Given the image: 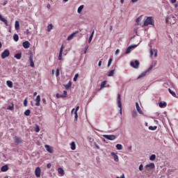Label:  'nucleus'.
<instances>
[{
  "mask_svg": "<svg viewBox=\"0 0 178 178\" xmlns=\"http://www.w3.org/2000/svg\"><path fill=\"white\" fill-rule=\"evenodd\" d=\"M52 166V165L51 164V163H49L47 165V169H51V167Z\"/></svg>",
  "mask_w": 178,
  "mask_h": 178,
  "instance_id": "55",
  "label": "nucleus"
},
{
  "mask_svg": "<svg viewBox=\"0 0 178 178\" xmlns=\"http://www.w3.org/2000/svg\"><path fill=\"white\" fill-rule=\"evenodd\" d=\"M117 102L118 105V108H120V113L122 115V98L120 97V94H118L117 97Z\"/></svg>",
  "mask_w": 178,
  "mask_h": 178,
  "instance_id": "2",
  "label": "nucleus"
},
{
  "mask_svg": "<svg viewBox=\"0 0 178 178\" xmlns=\"http://www.w3.org/2000/svg\"><path fill=\"white\" fill-rule=\"evenodd\" d=\"M54 26H52V24H50L47 26V31H51L52 30Z\"/></svg>",
  "mask_w": 178,
  "mask_h": 178,
  "instance_id": "41",
  "label": "nucleus"
},
{
  "mask_svg": "<svg viewBox=\"0 0 178 178\" xmlns=\"http://www.w3.org/2000/svg\"><path fill=\"white\" fill-rule=\"evenodd\" d=\"M6 84L10 88H12V87H13V82H12L11 81H7Z\"/></svg>",
  "mask_w": 178,
  "mask_h": 178,
  "instance_id": "26",
  "label": "nucleus"
},
{
  "mask_svg": "<svg viewBox=\"0 0 178 178\" xmlns=\"http://www.w3.org/2000/svg\"><path fill=\"white\" fill-rule=\"evenodd\" d=\"M44 147L46 148L47 152H49V154L54 153V149H52V147L49 146V145H45Z\"/></svg>",
  "mask_w": 178,
  "mask_h": 178,
  "instance_id": "10",
  "label": "nucleus"
},
{
  "mask_svg": "<svg viewBox=\"0 0 178 178\" xmlns=\"http://www.w3.org/2000/svg\"><path fill=\"white\" fill-rule=\"evenodd\" d=\"M104 138L106 140H110V141H113V140H116V136L115 135H103Z\"/></svg>",
  "mask_w": 178,
  "mask_h": 178,
  "instance_id": "7",
  "label": "nucleus"
},
{
  "mask_svg": "<svg viewBox=\"0 0 178 178\" xmlns=\"http://www.w3.org/2000/svg\"><path fill=\"white\" fill-rule=\"evenodd\" d=\"M115 147H116V149H118V151L123 149V146L120 144H117Z\"/></svg>",
  "mask_w": 178,
  "mask_h": 178,
  "instance_id": "29",
  "label": "nucleus"
},
{
  "mask_svg": "<svg viewBox=\"0 0 178 178\" xmlns=\"http://www.w3.org/2000/svg\"><path fill=\"white\" fill-rule=\"evenodd\" d=\"M0 20L1 22H3V23H4V24H6V26H9V24H8V20L5 18H3V17H2V15L0 14Z\"/></svg>",
  "mask_w": 178,
  "mask_h": 178,
  "instance_id": "20",
  "label": "nucleus"
},
{
  "mask_svg": "<svg viewBox=\"0 0 178 178\" xmlns=\"http://www.w3.org/2000/svg\"><path fill=\"white\" fill-rule=\"evenodd\" d=\"M13 140H14V143H15L17 145H19V144H23V140L22 139V138L19 136H15L13 138Z\"/></svg>",
  "mask_w": 178,
  "mask_h": 178,
  "instance_id": "5",
  "label": "nucleus"
},
{
  "mask_svg": "<svg viewBox=\"0 0 178 178\" xmlns=\"http://www.w3.org/2000/svg\"><path fill=\"white\" fill-rule=\"evenodd\" d=\"M167 105H168V104L166 103V102H160L159 103V106L160 108H165V106H166Z\"/></svg>",
  "mask_w": 178,
  "mask_h": 178,
  "instance_id": "22",
  "label": "nucleus"
},
{
  "mask_svg": "<svg viewBox=\"0 0 178 178\" xmlns=\"http://www.w3.org/2000/svg\"><path fill=\"white\" fill-rule=\"evenodd\" d=\"M76 34H79V31H76L72 33L71 35H70L67 38V41H70V40H73V37H74V35H76Z\"/></svg>",
  "mask_w": 178,
  "mask_h": 178,
  "instance_id": "12",
  "label": "nucleus"
},
{
  "mask_svg": "<svg viewBox=\"0 0 178 178\" xmlns=\"http://www.w3.org/2000/svg\"><path fill=\"white\" fill-rule=\"evenodd\" d=\"M143 168H144V165H143V164H140V165H139L138 169H139L140 172H143Z\"/></svg>",
  "mask_w": 178,
  "mask_h": 178,
  "instance_id": "50",
  "label": "nucleus"
},
{
  "mask_svg": "<svg viewBox=\"0 0 178 178\" xmlns=\"http://www.w3.org/2000/svg\"><path fill=\"white\" fill-rule=\"evenodd\" d=\"M2 172H8L9 170V166L8 165H4L1 168Z\"/></svg>",
  "mask_w": 178,
  "mask_h": 178,
  "instance_id": "19",
  "label": "nucleus"
},
{
  "mask_svg": "<svg viewBox=\"0 0 178 178\" xmlns=\"http://www.w3.org/2000/svg\"><path fill=\"white\" fill-rule=\"evenodd\" d=\"M102 65V60H100L99 61L98 66H99V67H101Z\"/></svg>",
  "mask_w": 178,
  "mask_h": 178,
  "instance_id": "58",
  "label": "nucleus"
},
{
  "mask_svg": "<svg viewBox=\"0 0 178 178\" xmlns=\"http://www.w3.org/2000/svg\"><path fill=\"white\" fill-rule=\"evenodd\" d=\"M130 65L131 67H134V69H138V66H140V62L136 60L135 61H131Z\"/></svg>",
  "mask_w": 178,
  "mask_h": 178,
  "instance_id": "3",
  "label": "nucleus"
},
{
  "mask_svg": "<svg viewBox=\"0 0 178 178\" xmlns=\"http://www.w3.org/2000/svg\"><path fill=\"white\" fill-rule=\"evenodd\" d=\"M131 115H132V118H137V116H138L137 111H132Z\"/></svg>",
  "mask_w": 178,
  "mask_h": 178,
  "instance_id": "38",
  "label": "nucleus"
},
{
  "mask_svg": "<svg viewBox=\"0 0 178 178\" xmlns=\"http://www.w3.org/2000/svg\"><path fill=\"white\" fill-rule=\"evenodd\" d=\"M136 110L140 113V115H144V113L141 110V108H140V105L138 104V102L136 103Z\"/></svg>",
  "mask_w": 178,
  "mask_h": 178,
  "instance_id": "15",
  "label": "nucleus"
},
{
  "mask_svg": "<svg viewBox=\"0 0 178 178\" xmlns=\"http://www.w3.org/2000/svg\"><path fill=\"white\" fill-rule=\"evenodd\" d=\"M87 49H88V45H86L85 47V50L83 51V54H86L87 53Z\"/></svg>",
  "mask_w": 178,
  "mask_h": 178,
  "instance_id": "57",
  "label": "nucleus"
},
{
  "mask_svg": "<svg viewBox=\"0 0 178 178\" xmlns=\"http://www.w3.org/2000/svg\"><path fill=\"white\" fill-rule=\"evenodd\" d=\"M14 58H15V59H22V53H17V54H15L14 55Z\"/></svg>",
  "mask_w": 178,
  "mask_h": 178,
  "instance_id": "24",
  "label": "nucleus"
},
{
  "mask_svg": "<svg viewBox=\"0 0 178 178\" xmlns=\"http://www.w3.org/2000/svg\"><path fill=\"white\" fill-rule=\"evenodd\" d=\"M9 111H13V109H15V105L13 104H12V105L8 106L7 108Z\"/></svg>",
  "mask_w": 178,
  "mask_h": 178,
  "instance_id": "40",
  "label": "nucleus"
},
{
  "mask_svg": "<svg viewBox=\"0 0 178 178\" xmlns=\"http://www.w3.org/2000/svg\"><path fill=\"white\" fill-rule=\"evenodd\" d=\"M137 44H132L129 46V48H131V49H134V48H136Z\"/></svg>",
  "mask_w": 178,
  "mask_h": 178,
  "instance_id": "51",
  "label": "nucleus"
},
{
  "mask_svg": "<svg viewBox=\"0 0 178 178\" xmlns=\"http://www.w3.org/2000/svg\"><path fill=\"white\" fill-rule=\"evenodd\" d=\"M95 147L97 148V149H99V146L97 144V143H94Z\"/></svg>",
  "mask_w": 178,
  "mask_h": 178,
  "instance_id": "54",
  "label": "nucleus"
},
{
  "mask_svg": "<svg viewBox=\"0 0 178 178\" xmlns=\"http://www.w3.org/2000/svg\"><path fill=\"white\" fill-rule=\"evenodd\" d=\"M59 76V69L57 68L56 71V76L58 77Z\"/></svg>",
  "mask_w": 178,
  "mask_h": 178,
  "instance_id": "52",
  "label": "nucleus"
},
{
  "mask_svg": "<svg viewBox=\"0 0 178 178\" xmlns=\"http://www.w3.org/2000/svg\"><path fill=\"white\" fill-rule=\"evenodd\" d=\"M13 40L14 41L17 42V41H19V35H17V33H15L13 35Z\"/></svg>",
  "mask_w": 178,
  "mask_h": 178,
  "instance_id": "28",
  "label": "nucleus"
},
{
  "mask_svg": "<svg viewBox=\"0 0 178 178\" xmlns=\"http://www.w3.org/2000/svg\"><path fill=\"white\" fill-rule=\"evenodd\" d=\"M156 129H158V127H156V126H149V130L154 131V130H156Z\"/></svg>",
  "mask_w": 178,
  "mask_h": 178,
  "instance_id": "37",
  "label": "nucleus"
},
{
  "mask_svg": "<svg viewBox=\"0 0 178 178\" xmlns=\"http://www.w3.org/2000/svg\"><path fill=\"white\" fill-rule=\"evenodd\" d=\"M155 66H156V60H153L152 62V63L150 64L149 67L147 69V70L149 72H150V70H152V69H154V67H155Z\"/></svg>",
  "mask_w": 178,
  "mask_h": 178,
  "instance_id": "11",
  "label": "nucleus"
},
{
  "mask_svg": "<svg viewBox=\"0 0 178 178\" xmlns=\"http://www.w3.org/2000/svg\"><path fill=\"white\" fill-rule=\"evenodd\" d=\"M112 57H111L108 60V65H107V67H109L111 66V65H112Z\"/></svg>",
  "mask_w": 178,
  "mask_h": 178,
  "instance_id": "43",
  "label": "nucleus"
},
{
  "mask_svg": "<svg viewBox=\"0 0 178 178\" xmlns=\"http://www.w3.org/2000/svg\"><path fill=\"white\" fill-rule=\"evenodd\" d=\"M15 30H19V29H20V23L19 21H15Z\"/></svg>",
  "mask_w": 178,
  "mask_h": 178,
  "instance_id": "23",
  "label": "nucleus"
},
{
  "mask_svg": "<svg viewBox=\"0 0 178 178\" xmlns=\"http://www.w3.org/2000/svg\"><path fill=\"white\" fill-rule=\"evenodd\" d=\"M168 91H169L170 94H171V95H172V97H176V92H175L173 90H170V88H168Z\"/></svg>",
  "mask_w": 178,
  "mask_h": 178,
  "instance_id": "36",
  "label": "nucleus"
},
{
  "mask_svg": "<svg viewBox=\"0 0 178 178\" xmlns=\"http://www.w3.org/2000/svg\"><path fill=\"white\" fill-rule=\"evenodd\" d=\"M79 109H80V106H78L76 107L74 112H77V111H79Z\"/></svg>",
  "mask_w": 178,
  "mask_h": 178,
  "instance_id": "62",
  "label": "nucleus"
},
{
  "mask_svg": "<svg viewBox=\"0 0 178 178\" xmlns=\"http://www.w3.org/2000/svg\"><path fill=\"white\" fill-rule=\"evenodd\" d=\"M42 102H43L44 105H47V99H45V98L42 99Z\"/></svg>",
  "mask_w": 178,
  "mask_h": 178,
  "instance_id": "53",
  "label": "nucleus"
},
{
  "mask_svg": "<svg viewBox=\"0 0 178 178\" xmlns=\"http://www.w3.org/2000/svg\"><path fill=\"white\" fill-rule=\"evenodd\" d=\"M63 54V44L61 45V47L60 49V52L58 54V60H62V55Z\"/></svg>",
  "mask_w": 178,
  "mask_h": 178,
  "instance_id": "17",
  "label": "nucleus"
},
{
  "mask_svg": "<svg viewBox=\"0 0 178 178\" xmlns=\"http://www.w3.org/2000/svg\"><path fill=\"white\" fill-rule=\"evenodd\" d=\"M149 25L152 26L153 27L155 26L154 18H152V17H147L143 23V26H145Z\"/></svg>",
  "mask_w": 178,
  "mask_h": 178,
  "instance_id": "1",
  "label": "nucleus"
},
{
  "mask_svg": "<svg viewBox=\"0 0 178 178\" xmlns=\"http://www.w3.org/2000/svg\"><path fill=\"white\" fill-rule=\"evenodd\" d=\"M148 72H149L148 70H146L145 71H144L143 72H142L138 77H137V80H140V79H143V77H145V76H147V73H148Z\"/></svg>",
  "mask_w": 178,
  "mask_h": 178,
  "instance_id": "9",
  "label": "nucleus"
},
{
  "mask_svg": "<svg viewBox=\"0 0 178 178\" xmlns=\"http://www.w3.org/2000/svg\"><path fill=\"white\" fill-rule=\"evenodd\" d=\"M175 8H178V3L175 4Z\"/></svg>",
  "mask_w": 178,
  "mask_h": 178,
  "instance_id": "64",
  "label": "nucleus"
},
{
  "mask_svg": "<svg viewBox=\"0 0 178 178\" xmlns=\"http://www.w3.org/2000/svg\"><path fill=\"white\" fill-rule=\"evenodd\" d=\"M136 24H138V25H139L140 24V22H141V17H138L136 19Z\"/></svg>",
  "mask_w": 178,
  "mask_h": 178,
  "instance_id": "45",
  "label": "nucleus"
},
{
  "mask_svg": "<svg viewBox=\"0 0 178 178\" xmlns=\"http://www.w3.org/2000/svg\"><path fill=\"white\" fill-rule=\"evenodd\" d=\"M88 140L89 143H94V138H92V137H88Z\"/></svg>",
  "mask_w": 178,
  "mask_h": 178,
  "instance_id": "48",
  "label": "nucleus"
},
{
  "mask_svg": "<svg viewBox=\"0 0 178 178\" xmlns=\"http://www.w3.org/2000/svg\"><path fill=\"white\" fill-rule=\"evenodd\" d=\"M111 155L113 156L115 162H119V156L115 152H111Z\"/></svg>",
  "mask_w": 178,
  "mask_h": 178,
  "instance_id": "16",
  "label": "nucleus"
},
{
  "mask_svg": "<svg viewBox=\"0 0 178 178\" xmlns=\"http://www.w3.org/2000/svg\"><path fill=\"white\" fill-rule=\"evenodd\" d=\"M78 77H79V74H76L73 79V81H77Z\"/></svg>",
  "mask_w": 178,
  "mask_h": 178,
  "instance_id": "46",
  "label": "nucleus"
},
{
  "mask_svg": "<svg viewBox=\"0 0 178 178\" xmlns=\"http://www.w3.org/2000/svg\"><path fill=\"white\" fill-rule=\"evenodd\" d=\"M177 0H170L171 3H176Z\"/></svg>",
  "mask_w": 178,
  "mask_h": 178,
  "instance_id": "63",
  "label": "nucleus"
},
{
  "mask_svg": "<svg viewBox=\"0 0 178 178\" xmlns=\"http://www.w3.org/2000/svg\"><path fill=\"white\" fill-rule=\"evenodd\" d=\"M22 47L25 49H29V48H30V42L29 41H25L22 43Z\"/></svg>",
  "mask_w": 178,
  "mask_h": 178,
  "instance_id": "13",
  "label": "nucleus"
},
{
  "mask_svg": "<svg viewBox=\"0 0 178 178\" xmlns=\"http://www.w3.org/2000/svg\"><path fill=\"white\" fill-rule=\"evenodd\" d=\"M63 94L64 95H65V98H66V97H67V91L63 90Z\"/></svg>",
  "mask_w": 178,
  "mask_h": 178,
  "instance_id": "59",
  "label": "nucleus"
},
{
  "mask_svg": "<svg viewBox=\"0 0 178 178\" xmlns=\"http://www.w3.org/2000/svg\"><path fill=\"white\" fill-rule=\"evenodd\" d=\"M154 55V51H152V49H150V56H152Z\"/></svg>",
  "mask_w": 178,
  "mask_h": 178,
  "instance_id": "61",
  "label": "nucleus"
},
{
  "mask_svg": "<svg viewBox=\"0 0 178 178\" xmlns=\"http://www.w3.org/2000/svg\"><path fill=\"white\" fill-rule=\"evenodd\" d=\"M10 55V51H9L8 49H5L2 53H1V58L5 59L6 58H8Z\"/></svg>",
  "mask_w": 178,
  "mask_h": 178,
  "instance_id": "4",
  "label": "nucleus"
},
{
  "mask_svg": "<svg viewBox=\"0 0 178 178\" xmlns=\"http://www.w3.org/2000/svg\"><path fill=\"white\" fill-rule=\"evenodd\" d=\"M155 159H156V155L155 154H152L149 156V161H154Z\"/></svg>",
  "mask_w": 178,
  "mask_h": 178,
  "instance_id": "34",
  "label": "nucleus"
},
{
  "mask_svg": "<svg viewBox=\"0 0 178 178\" xmlns=\"http://www.w3.org/2000/svg\"><path fill=\"white\" fill-rule=\"evenodd\" d=\"M35 102H36L35 106H40V102H41V96H40V95H38L36 97Z\"/></svg>",
  "mask_w": 178,
  "mask_h": 178,
  "instance_id": "14",
  "label": "nucleus"
},
{
  "mask_svg": "<svg viewBox=\"0 0 178 178\" xmlns=\"http://www.w3.org/2000/svg\"><path fill=\"white\" fill-rule=\"evenodd\" d=\"M94 37V31H92L90 37H89V40H88V43L90 44L91 42V41H92V38Z\"/></svg>",
  "mask_w": 178,
  "mask_h": 178,
  "instance_id": "27",
  "label": "nucleus"
},
{
  "mask_svg": "<svg viewBox=\"0 0 178 178\" xmlns=\"http://www.w3.org/2000/svg\"><path fill=\"white\" fill-rule=\"evenodd\" d=\"M71 149L74 151L76 149V143L74 142L71 143Z\"/></svg>",
  "mask_w": 178,
  "mask_h": 178,
  "instance_id": "31",
  "label": "nucleus"
},
{
  "mask_svg": "<svg viewBox=\"0 0 178 178\" xmlns=\"http://www.w3.org/2000/svg\"><path fill=\"white\" fill-rule=\"evenodd\" d=\"M77 119H79V114L76 111H74V121H77Z\"/></svg>",
  "mask_w": 178,
  "mask_h": 178,
  "instance_id": "42",
  "label": "nucleus"
},
{
  "mask_svg": "<svg viewBox=\"0 0 178 178\" xmlns=\"http://www.w3.org/2000/svg\"><path fill=\"white\" fill-rule=\"evenodd\" d=\"M30 113H31V111L30 109H27L26 111H24V115L25 116H30Z\"/></svg>",
  "mask_w": 178,
  "mask_h": 178,
  "instance_id": "39",
  "label": "nucleus"
},
{
  "mask_svg": "<svg viewBox=\"0 0 178 178\" xmlns=\"http://www.w3.org/2000/svg\"><path fill=\"white\" fill-rule=\"evenodd\" d=\"M64 87L66 90H69L72 87V81H69L67 84L64 85Z\"/></svg>",
  "mask_w": 178,
  "mask_h": 178,
  "instance_id": "25",
  "label": "nucleus"
},
{
  "mask_svg": "<svg viewBox=\"0 0 178 178\" xmlns=\"http://www.w3.org/2000/svg\"><path fill=\"white\" fill-rule=\"evenodd\" d=\"M146 169H148V168L150 170L155 169V164L154 163H150L149 164L146 165L145 166Z\"/></svg>",
  "mask_w": 178,
  "mask_h": 178,
  "instance_id": "18",
  "label": "nucleus"
},
{
  "mask_svg": "<svg viewBox=\"0 0 178 178\" xmlns=\"http://www.w3.org/2000/svg\"><path fill=\"white\" fill-rule=\"evenodd\" d=\"M114 74H115V70H111V71L108 72V77H112Z\"/></svg>",
  "mask_w": 178,
  "mask_h": 178,
  "instance_id": "32",
  "label": "nucleus"
},
{
  "mask_svg": "<svg viewBox=\"0 0 178 178\" xmlns=\"http://www.w3.org/2000/svg\"><path fill=\"white\" fill-rule=\"evenodd\" d=\"M106 83H108L106 81H104L103 82H102V83L100 85V88H105V86L106 85Z\"/></svg>",
  "mask_w": 178,
  "mask_h": 178,
  "instance_id": "35",
  "label": "nucleus"
},
{
  "mask_svg": "<svg viewBox=\"0 0 178 178\" xmlns=\"http://www.w3.org/2000/svg\"><path fill=\"white\" fill-rule=\"evenodd\" d=\"M131 52V47H128L125 51V54H130Z\"/></svg>",
  "mask_w": 178,
  "mask_h": 178,
  "instance_id": "44",
  "label": "nucleus"
},
{
  "mask_svg": "<svg viewBox=\"0 0 178 178\" xmlns=\"http://www.w3.org/2000/svg\"><path fill=\"white\" fill-rule=\"evenodd\" d=\"M154 56L155 57L158 56V50L154 49Z\"/></svg>",
  "mask_w": 178,
  "mask_h": 178,
  "instance_id": "56",
  "label": "nucleus"
},
{
  "mask_svg": "<svg viewBox=\"0 0 178 178\" xmlns=\"http://www.w3.org/2000/svg\"><path fill=\"white\" fill-rule=\"evenodd\" d=\"M33 56H34V54H33L32 52H30L29 53V62H30L31 67H35L34 60H33Z\"/></svg>",
  "mask_w": 178,
  "mask_h": 178,
  "instance_id": "6",
  "label": "nucleus"
},
{
  "mask_svg": "<svg viewBox=\"0 0 178 178\" xmlns=\"http://www.w3.org/2000/svg\"><path fill=\"white\" fill-rule=\"evenodd\" d=\"M35 175L36 177H41V168L40 167H37L35 170Z\"/></svg>",
  "mask_w": 178,
  "mask_h": 178,
  "instance_id": "8",
  "label": "nucleus"
},
{
  "mask_svg": "<svg viewBox=\"0 0 178 178\" xmlns=\"http://www.w3.org/2000/svg\"><path fill=\"white\" fill-rule=\"evenodd\" d=\"M120 52V50L119 49H118L115 51V55H118Z\"/></svg>",
  "mask_w": 178,
  "mask_h": 178,
  "instance_id": "60",
  "label": "nucleus"
},
{
  "mask_svg": "<svg viewBox=\"0 0 178 178\" xmlns=\"http://www.w3.org/2000/svg\"><path fill=\"white\" fill-rule=\"evenodd\" d=\"M83 9H84V6L81 5L78 8L77 12L78 13H81L83 11Z\"/></svg>",
  "mask_w": 178,
  "mask_h": 178,
  "instance_id": "30",
  "label": "nucleus"
},
{
  "mask_svg": "<svg viewBox=\"0 0 178 178\" xmlns=\"http://www.w3.org/2000/svg\"><path fill=\"white\" fill-rule=\"evenodd\" d=\"M56 98H66V95H60L59 93H56Z\"/></svg>",
  "mask_w": 178,
  "mask_h": 178,
  "instance_id": "33",
  "label": "nucleus"
},
{
  "mask_svg": "<svg viewBox=\"0 0 178 178\" xmlns=\"http://www.w3.org/2000/svg\"><path fill=\"white\" fill-rule=\"evenodd\" d=\"M28 101H27V97L25 98L24 100V106H27Z\"/></svg>",
  "mask_w": 178,
  "mask_h": 178,
  "instance_id": "47",
  "label": "nucleus"
},
{
  "mask_svg": "<svg viewBox=\"0 0 178 178\" xmlns=\"http://www.w3.org/2000/svg\"><path fill=\"white\" fill-rule=\"evenodd\" d=\"M58 172L59 175H60L61 176H64V175H65V170H64L63 168H58Z\"/></svg>",
  "mask_w": 178,
  "mask_h": 178,
  "instance_id": "21",
  "label": "nucleus"
},
{
  "mask_svg": "<svg viewBox=\"0 0 178 178\" xmlns=\"http://www.w3.org/2000/svg\"><path fill=\"white\" fill-rule=\"evenodd\" d=\"M35 131L36 133H38L40 131V127L38 125H36L35 129Z\"/></svg>",
  "mask_w": 178,
  "mask_h": 178,
  "instance_id": "49",
  "label": "nucleus"
}]
</instances>
